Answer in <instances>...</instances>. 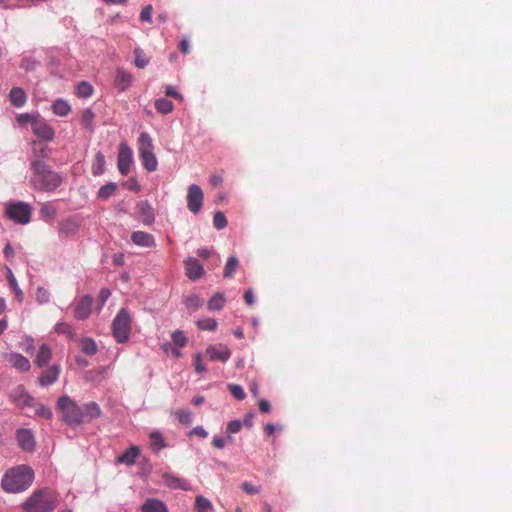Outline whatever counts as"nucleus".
I'll return each mask as SVG.
<instances>
[{
    "label": "nucleus",
    "mask_w": 512,
    "mask_h": 512,
    "mask_svg": "<svg viewBox=\"0 0 512 512\" xmlns=\"http://www.w3.org/2000/svg\"><path fill=\"white\" fill-rule=\"evenodd\" d=\"M57 407L63 420L69 425L79 424L88 418L87 413L69 396L60 397L57 402Z\"/></svg>",
    "instance_id": "4"
},
{
    "label": "nucleus",
    "mask_w": 512,
    "mask_h": 512,
    "mask_svg": "<svg viewBox=\"0 0 512 512\" xmlns=\"http://www.w3.org/2000/svg\"><path fill=\"white\" fill-rule=\"evenodd\" d=\"M55 332L58 334H63L67 338H70V339L75 337V332H74L73 328L66 322L57 323L55 325Z\"/></svg>",
    "instance_id": "40"
},
{
    "label": "nucleus",
    "mask_w": 512,
    "mask_h": 512,
    "mask_svg": "<svg viewBox=\"0 0 512 512\" xmlns=\"http://www.w3.org/2000/svg\"><path fill=\"white\" fill-rule=\"evenodd\" d=\"M93 91V86L87 81L79 82L76 88V94L81 98L90 97L93 94Z\"/></svg>",
    "instance_id": "38"
},
{
    "label": "nucleus",
    "mask_w": 512,
    "mask_h": 512,
    "mask_svg": "<svg viewBox=\"0 0 512 512\" xmlns=\"http://www.w3.org/2000/svg\"><path fill=\"white\" fill-rule=\"evenodd\" d=\"M206 354L211 361L227 362L231 357V350L224 344L209 345Z\"/></svg>",
    "instance_id": "9"
},
{
    "label": "nucleus",
    "mask_w": 512,
    "mask_h": 512,
    "mask_svg": "<svg viewBox=\"0 0 512 512\" xmlns=\"http://www.w3.org/2000/svg\"><path fill=\"white\" fill-rule=\"evenodd\" d=\"M242 489L249 495L258 494L260 492V488L252 485L250 482H244L242 484Z\"/></svg>",
    "instance_id": "57"
},
{
    "label": "nucleus",
    "mask_w": 512,
    "mask_h": 512,
    "mask_svg": "<svg viewBox=\"0 0 512 512\" xmlns=\"http://www.w3.org/2000/svg\"><path fill=\"white\" fill-rule=\"evenodd\" d=\"M9 99L14 107H22L27 99L25 91L20 87H14L9 93Z\"/></svg>",
    "instance_id": "25"
},
{
    "label": "nucleus",
    "mask_w": 512,
    "mask_h": 512,
    "mask_svg": "<svg viewBox=\"0 0 512 512\" xmlns=\"http://www.w3.org/2000/svg\"><path fill=\"white\" fill-rule=\"evenodd\" d=\"M94 112L91 108H87L84 110L83 115L81 117V125L84 129L93 132V121H94Z\"/></svg>",
    "instance_id": "36"
},
{
    "label": "nucleus",
    "mask_w": 512,
    "mask_h": 512,
    "mask_svg": "<svg viewBox=\"0 0 512 512\" xmlns=\"http://www.w3.org/2000/svg\"><path fill=\"white\" fill-rule=\"evenodd\" d=\"M52 111L59 117L67 116L71 111V106L68 101L63 98L56 99L52 104Z\"/></svg>",
    "instance_id": "26"
},
{
    "label": "nucleus",
    "mask_w": 512,
    "mask_h": 512,
    "mask_svg": "<svg viewBox=\"0 0 512 512\" xmlns=\"http://www.w3.org/2000/svg\"><path fill=\"white\" fill-rule=\"evenodd\" d=\"M11 399L15 402L19 407L25 408L33 405L34 399L27 393V391L22 387L18 386L12 390L10 394Z\"/></svg>",
    "instance_id": "13"
},
{
    "label": "nucleus",
    "mask_w": 512,
    "mask_h": 512,
    "mask_svg": "<svg viewBox=\"0 0 512 512\" xmlns=\"http://www.w3.org/2000/svg\"><path fill=\"white\" fill-rule=\"evenodd\" d=\"M179 49L183 54H188L190 52V45H189L188 40H186V39L181 40V42L179 44Z\"/></svg>",
    "instance_id": "63"
},
{
    "label": "nucleus",
    "mask_w": 512,
    "mask_h": 512,
    "mask_svg": "<svg viewBox=\"0 0 512 512\" xmlns=\"http://www.w3.org/2000/svg\"><path fill=\"white\" fill-rule=\"evenodd\" d=\"M79 223L75 218H68L63 220L59 224V235L60 236H73L79 231Z\"/></svg>",
    "instance_id": "18"
},
{
    "label": "nucleus",
    "mask_w": 512,
    "mask_h": 512,
    "mask_svg": "<svg viewBox=\"0 0 512 512\" xmlns=\"http://www.w3.org/2000/svg\"><path fill=\"white\" fill-rule=\"evenodd\" d=\"M59 504V495L51 488L35 490L21 505L25 512H52Z\"/></svg>",
    "instance_id": "2"
},
{
    "label": "nucleus",
    "mask_w": 512,
    "mask_h": 512,
    "mask_svg": "<svg viewBox=\"0 0 512 512\" xmlns=\"http://www.w3.org/2000/svg\"><path fill=\"white\" fill-rule=\"evenodd\" d=\"M33 177L31 183L34 188L51 192L54 191L62 182L58 173L51 170V168L41 160H34L31 163Z\"/></svg>",
    "instance_id": "3"
},
{
    "label": "nucleus",
    "mask_w": 512,
    "mask_h": 512,
    "mask_svg": "<svg viewBox=\"0 0 512 512\" xmlns=\"http://www.w3.org/2000/svg\"><path fill=\"white\" fill-rule=\"evenodd\" d=\"M38 118L37 117H34L28 113H22L20 114L18 117H17V122L20 124V125H24V124H28L30 123L31 124V127L33 126V121H36Z\"/></svg>",
    "instance_id": "54"
},
{
    "label": "nucleus",
    "mask_w": 512,
    "mask_h": 512,
    "mask_svg": "<svg viewBox=\"0 0 512 512\" xmlns=\"http://www.w3.org/2000/svg\"><path fill=\"white\" fill-rule=\"evenodd\" d=\"M117 190V184L114 183V182H110L106 185H103L99 190H98V198H101L103 200H107L109 199L111 196H113L115 194Z\"/></svg>",
    "instance_id": "37"
},
{
    "label": "nucleus",
    "mask_w": 512,
    "mask_h": 512,
    "mask_svg": "<svg viewBox=\"0 0 512 512\" xmlns=\"http://www.w3.org/2000/svg\"><path fill=\"white\" fill-rule=\"evenodd\" d=\"M32 131L35 135L46 141L52 140L55 135L54 129L40 118L33 121Z\"/></svg>",
    "instance_id": "12"
},
{
    "label": "nucleus",
    "mask_w": 512,
    "mask_h": 512,
    "mask_svg": "<svg viewBox=\"0 0 512 512\" xmlns=\"http://www.w3.org/2000/svg\"><path fill=\"white\" fill-rule=\"evenodd\" d=\"M175 415L181 424L189 425L192 422V413L189 410H176Z\"/></svg>",
    "instance_id": "45"
},
{
    "label": "nucleus",
    "mask_w": 512,
    "mask_h": 512,
    "mask_svg": "<svg viewBox=\"0 0 512 512\" xmlns=\"http://www.w3.org/2000/svg\"><path fill=\"white\" fill-rule=\"evenodd\" d=\"M111 295V292L109 289H101L98 300H100L102 303H104Z\"/></svg>",
    "instance_id": "64"
},
{
    "label": "nucleus",
    "mask_w": 512,
    "mask_h": 512,
    "mask_svg": "<svg viewBox=\"0 0 512 512\" xmlns=\"http://www.w3.org/2000/svg\"><path fill=\"white\" fill-rule=\"evenodd\" d=\"M173 343L178 347H184L187 344V337L181 330L174 331L171 335Z\"/></svg>",
    "instance_id": "46"
},
{
    "label": "nucleus",
    "mask_w": 512,
    "mask_h": 512,
    "mask_svg": "<svg viewBox=\"0 0 512 512\" xmlns=\"http://www.w3.org/2000/svg\"><path fill=\"white\" fill-rule=\"evenodd\" d=\"M213 225L216 229L220 230L226 227L227 219L222 212H216L213 216Z\"/></svg>",
    "instance_id": "48"
},
{
    "label": "nucleus",
    "mask_w": 512,
    "mask_h": 512,
    "mask_svg": "<svg viewBox=\"0 0 512 512\" xmlns=\"http://www.w3.org/2000/svg\"><path fill=\"white\" fill-rule=\"evenodd\" d=\"M134 54V64L137 68L143 69L149 64L150 58L144 53V51L141 48L137 47L134 50Z\"/></svg>",
    "instance_id": "35"
},
{
    "label": "nucleus",
    "mask_w": 512,
    "mask_h": 512,
    "mask_svg": "<svg viewBox=\"0 0 512 512\" xmlns=\"http://www.w3.org/2000/svg\"><path fill=\"white\" fill-rule=\"evenodd\" d=\"M133 81L134 77L131 73L124 69H117L115 76V86L119 91H126L129 87H131Z\"/></svg>",
    "instance_id": "15"
},
{
    "label": "nucleus",
    "mask_w": 512,
    "mask_h": 512,
    "mask_svg": "<svg viewBox=\"0 0 512 512\" xmlns=\"http://www.w3.org/2000/svg\"><path fill=\"white\" fill-rule=\"evenodd\" d=\"M33 480V469L28 465H18L6 471L1 486L8 493H19L28 489Z\"/></svg>",
    "instance_id": "1"
},
{
    "label": "nucleus",
    "mask_w": 512,
    "mask_h": 512,
    "mask_svg": "<svg viewBox=\"0 0 512 512\" xmlns=\"http://www.w3.org/2000/svg\"><path fill=\"white\" fill-rule=\"evenodd\" d=\"M203 305V299L196 295L191 294L185 299V306L189 310L190 313H194Z\"/></svg>",
    "instance_id": "31"
},
{
    "label": "nucleus",
    "mask_w": 512,
    "mask_h": 512,
    "mask_svg": "<svg viewBox=\"0 0 512 512\" xmlns=\"http://www.w3.org/2000/svg\"><path fill=\"white\" fill-rule=\"evenodd\" d=\"M93 298L91 296H84L75 307V317L79 320L86 319L91 311Z\"/></svg>",
    "instance_id": "16"
},
{
    "label": "nucleus",
    "mask_w": 512,
    "mask_h": 512,
    "mask_svg": "<svg viewBox=\"0 0 512 512\" xmlns=\"http://www.w3.org/2000/svg\"><path fill=\"white\" fill-rule=\"evenodd\" d=\"M239 267V260L236 256H230L227 260V263L225 265L223 276L225 278H232L234 272Z\"/></svg>",
    "instance_id": "33"
},
{
    "label": "nucleus",
    "mask_w": 512,
    "mask_h": 512,
    "mask_svg": "<svg viewBox=\"0 0 512 512\" xmlns=\"http://www.w3.org/2000/svg\"><path fill=\"white\" fill-rule=\"evenodd\" d=\"M228 389H229L230 393L233 395V397L236 398L237 400L245 399L246 394H245L242 386L237 385V384H229Z\"/></svg>",
    "instance_id": "47"
},
{
    "label": "nucleus",
    "mask_w": 512,
    "mask_h": 512,
    "mask_svg": "<svg viewBox=\"0 0 512 512\" xmlns=\"http://www.w3.org/2000/svg\"><path fill=\"white\" fill-rule=\"evenodd\" d=\"M139 155L154 152L153 140L147 132H142L137 141Z\"/></svg>",
    "instance_id": "23"
},
{
    "label": "nucleus",
    "mask_w": 512,
    "mask_h": 512,
    "mask_svg": "<svg viewBox=\"0 0 512 512\" xmlns=\"http://www.w3.org/2000/svg\"><path fill=\"white\" fill-rule=\"evenodd\" d=\"M7 361L16 369L26 372L30 369L29 360L22 354L11 352L6 356Z\"/></svg>",
    "instance_id": "17"
},
{
    "label": "nucleus",
    "mask_w": 512,
    "mask_h": 512,
    "mask_svg": "<svg viewBox=\"0 0 512 512\" xmlns=\"http://www.w3.org/2000/svg\"><path fill=\"white\" fill-rule=\"evenodd\" d=\"M162 350L165 352V353H171L175 358H180L181 357V351L180 349L176 346H172L171 343H164L162 346H161Z\"/></svg>",
    "instance_id": "52"
},
{
    "label": "nucleus",
    "mask_w": 512,
    "mask_h": 512,
    "mask_svg": "<svg viewBox=\"0 0 512 512\" xmlns=\"http://www.w3.org/2000/svg\"><path fill=\"white\" fill-rule=\"evenodd\" d=\"M184 266L186 275L190 280L200 279L205 274L203 266L196 258L188 257L184 261Z\"/></svg>",
    "instance_id": "11"
},
{
    "label": "nucleus",
    "mask_w": 512,
    "mask_h": 512,
    "mask_svg": "<svg viewBox=\"0 0 512 512\" xmlns=\"http://www.w3.org/2000/svg\"><path fill=\"white\" fill-rule=\"evenodd\" d=\"M190 434L197 435L201 438H206L208 436V432L201 426L194 427Z\"/></svg>",
    "instance_id": "60"
},
{
    "label": "nucleus",
    "mask_w": 512,
    "mask_h": 512,
    "mask_svg": "<svg viewBox=\"0 0 512 512\" xmlns=\"http://www.w3.org/2000/svg\"><path fill=\"white\" fill-rule=\"evenodd\" d=\"M39 66L40 62L32 56H26L21 61V68L25 71H35Z\"/></svg>",
    "instance_id": "42"
},
{
    "label": "nucleus",
    "mask_w": 512,
    "mask_h": 512,
    "mask_svg": "<svg viewBox=\"0 0 512 512\" xmlns=\"http://www.w3.org/2000/svg\"><path fill=\"white\" fill-rule=\"evenodd\" d=\"M150 447L154 453H159L166 447L165 440L160 432H152L150 434Z\"/></svg>",
    "instance_id": "30"
},
{
    "label": "nucleus",
    "mask_w": 512,
    "mask_h": 512,
    "mask_svg": "<svg viewBox=\"0 0 512 512\" xmlns=\"http://www.w3.org/2000/svg\"><path fill=\"white\" fill-rule=\"evenodd\" d=\"M165 94L175 99H182L181 94H179L173 86H168L165 90Z\"/></svg>",
    "instance_id": "61"
},
{
    "label": "nucleus",
    "mask_w": 512,
    "mask_h": 512,
    "mask_svg": "<svg viewBox=\"0 0 512 512\" xmlns=\"http://www.w3.org/2000/svg\"><path fill=\"white\" fill-rule=\"evenodd\" d=\"M197 327L200 329V330H204V331H215L218 324H217V321L213 318H203V319H200L197 321Z\"/></svg>",
    "instance_id": "41"
},
{
    "label": "nucleus",
    "mask_w": 512,
    "mask_h": 512,
    "mask_svg": "<svg viewBox=\"0 0 512 512\" xmlns=\"http://www.w3.org/2000/svg\"><path fill=\"white\" fill-rule=\"evenodd\" d=\"M193 360L194 369L197 373L200 374L206 371V366L202 361V355L200 353L195 354Z\"/></svg>",
    "instance_id": "50"
},
{
    "label": "nucleus",
    "mask_w": 512,
    "mask_h": 512,
    "mask_svg": "<svg viewBox=\"0 0 512 512\" xmlns=\"http://www.w3.org/2000/svg\"><path fill=\"white\" fill-rule=\"evenodd\" d=\"M133 162V152L132 149L127 145V143L122 142L119 145L118 157H117V165L120 173L123 176H126L130 173L131 165Z\"/></svg>",
    "instance_id": "7"
},
{
    "label": "nucleus",
    "mask_w": 512,
    "mask_h": 512,
    "mask_svg": "<svg viewBox=\"0 0 512 512\" xmlns=\"http://www.w3.org/2000/svg\"><path fill=\"white\" fill-rule=\"evenodd\" d=\"M16 439L19 446L26 452H32L35 449V438L31 430L19 429L16 433Z\"/></svg>",
    "instance_id": "10"
},
{
    "label": "nucleus",
    "mask_w": 512,
    "mask_h": 512,
    "mask_svg": "<svg viewBox=\"0 0 512 512\" xmlns=\"http://www.w3.org/2000/svg\"><path fill=\"white\" fill-rule=\"evenodd\" d=\"M143 512H168L166 504L158 499H147L142 505Z\"/></svg>",
    "instance_id": "24"
},
{
    "label": "nucleus",
    "mask_w": 512,
    "mask_h": 512,
    "mask_svg": "<svg viewBox=\"0 0 512 512\" xmlns=\"http://www.w3.org/2000/svg\"><path fill=\"white\" fill-rule=\"evenodd\" d=\"M131 241L141 247H154L155 240L153 235L144 231H135L131 235Z\"/></svg>",
    "instance_id": "19"
},
{
    "label": "nucleus",
    "mask_w": 512,
    "mask_h": 512,
    "mask_svg": "<svg viewBox=\"0 0 512 512\" xmlns=\"http://www.w3.org/2000/svg\"><path fill=\"white\" fill-rule=\"evenodd\" d=\"M36 414L42 418L45 419H51L52 418V411L49 407L44 405H39L36 408Z\"/></svg>",
    "instance_id": "55"
},
{
    "label": "nucleus",
    "mask_w": 512,
    "mask_h": 512,
    "mask_svg": "<svg viewBox=\"0 0 512 512\" xmlns=\"http://www.w3.org/2000/svg\"><path fill=\"white\" fill-rule=\"evenodd\" d=\"M51 359V349L47 344H42L37 353L35 363L38 367H44Z\"/></svg>",
    "instance_id": "27"
},
{
    "label": "nucleus",
    "mask_w": 512,
    "mask_h": 512,
    "mask_svg": "<svg viewBox=\"0 0 512 512\" xmlns=\"http://www.w3.org/2000/svg\"><path fill=\"white\" fill-rule=\"evenodd\" d=\"M122 186L134 192H139L141 190V186L135 177H130L128 180L124 181Z\"/></svg>",
    "instance_id": "49"
},
{
    "label": "nucleus",
    "mask_w": 512,
    "mask_h": 512,
    "mask_svg": "<svg viewBox=\"0 0 512 512\" xmlns=\"http://www.w3.org/2000/svg\"><path fill=\"white\" fill-rule=\"evenodd\" d=\"M152 16V6H145L140 12V20L145 22H150Z\"/></svg>",
    "instance_id": "56"
},
{
    "label": "nucleus",
    "mask_w": 512,
    "mask_h": 512,
    "mask_svg": "<svg viewBox=\"0 0 512 512\" xmlns=\"http://www.w3.org/2000/svg\"><path fill=\"white\" fill-rule=\"evenodd\" d=\"M135 209L144 224L149 225L154 222V210L148 201L138 202Z\"/></svg>",
    "instance_id": "14"
},
{
    "label": "nucleus",
    "mask_w": 512,
    "mask_h": 512,
    "mask_svg": "<svg viewBox=\"0 0 512 512\" xmlns=\"http://www.w3.org/2000/svg\"><path fill=\"white\" fill-rule=\"evenodd\" d=\"M59 377V368L55 365L49 367L41 373L39 377V384L41 386H49L57 381Z\"/></svg>",
    "instance_id": "21"
},
{
    "label": "nucleus",
    "mask_w": 512,
    "mask_h": 512,
    "mask_svg": "<svg viewBox=\"0 0 512 512\" xmlns=\"http://www.w3.org/2000/svg\"><path fill=\"white\" fill-rule=\"evenodd\" d=\"M39 213L43 220L52 221L56 215V208L52 203H43Z\"/></svg>",
    "instance_id": "32"
},
{
    "label": "nucleus",
    "mask_w": 512,
    "mask_h": 512,
    "mask_svg": "<svg viewBox=\"0 0 512 512\" xmlns=\"http://www.w3.org/2000/svg\"><path fill=\"white\" fill-rule=\"evenodd\" d=\"M32 208L29 204L18 201L6 204L5 215L18 224H27L30 222Z\"/></svg>",
    "instance_id": "6"
},
{
    "label": "nucleus",
    "mask_w": 512,
    "mask_h": 512,
    "mask_svg": "<svg viewBox=\"0 0 512 512\" xmlns=\"http://www.w3.org/2000/svg\"><path fill=\"white\" fill-rule=\"evenodd\" d=\"M226 439L221 436H214L212 439V444L217 449H222L226 445Z\"/></svg>",
    "instance_id": "59"
},
{
    "label": "nucleus",
    "mask_w": 512,
    "mask_h": 512,
    "mask_svg": "<svg viewBox=\"0 0 512 512\" xmlns=\"http://www.w3.org/2000/svg\"><path fill=\"white\" fill-rule=\"evenodd\" d=\"M132 319L126 308H121L112 321V335L117 343H126L131 334Z\"/></svg>",
    "instance_id": "5"
},
{
    "label": "nucleus",
    "mask_w": 512,
    "mask_h": 512,
    "mask_svg": "<svg viewBox=\"0 0 512 512\" xmlns=\"http://www.w3.org/2000/svg\"><path fill=\"white\" fill-rule=\"evenodd\" d=\"M81 351L86 355H94L96 353V343L91 338L82 339Z\"/></svg>",
    "instance_id": "43"
},
{
    "label": "nucleus",
    "mask_w": 512,
    "mask_h": 512,
    "mask_svg": "<svg viewBox=\"0 0 512 512\" xmlns=\"http://www.w3.org/2000/svg\"><path fill=\"white\" fill-rule=\"evenodd\" d=\"M226 303V298L222 293L214 294L207 303V308L210 311H219L221 310Z\"/></svg>",
    "instance_id": "29"
},
{
    "label": "nucleus",
    "mask_w": 512,
    "mask_h": 512,
    "mask_svg": "<svg viewBox=\"0 0 512 512\" xmlns=\"http://www.w3.org/2000/svg\"><path fill=\"white\" fill-rule=\"evenodd\" d=\"M195 509L197 512H208L212 510V503L202 495L196 497Z\"/></svg>",
    "instance_id": "39"
},
{
    "label": "nucleus",
    "mask_w": 512,
    "mask_h": 512,
    "mask_svg": "<svg viewBox=\"0 0 512 512\" xmlns=\"http://www.w3.org/2000/svg\"><path fill=\"white\" fill-rule=\"evenodd\" d=\"M8 281H9V284L11 286V288L13 289L14 293H15V297L16 299L21 302L23 300V292L22 290L19 288L18 286V283H17V280L16 278L14 277L13 273L11 270H9V275H8Z\"/></svg>",
    "instance_id": "44"
},
{
    "label": "nucleus",
    "mask_w": 512,
    "mask_h": 512,
    "mask_svg": "<svg viewBox=\"0 0 512 512\" xmlns=\"http://www.w3.org/2000/svg\"><path fill=\"white\" fill-rule=\"evenodd\" d=\"M163 482L166 486L172 489L189 490L190 488L188 481L169 473L163 474Z\"/></svg>",
    "instance_id": "20"
},
{
    "label": "nucleus",
    "mask_w": 512,
    "mask_h": 512,
    "mask_svg": "<svg viewBox=\"0 0 512 512\" xmlns=\"http://www.w3.org/2000/svg\"><path fill=\"white\" fill-rule=\"evenodd\" d=\"M259 410L262 413H270L271 412V404L266 399H260L258 402Z\"/></svg>",
    "instance_id": "58"
},
{
    "label": "nucleus",
    "mask_w": 512,
    "mask_h": 512,
    "mask_svg": "<svg viewBox=\"0 0 512 512\" xmlns=\"http://www.w3.org/2000/svg\"><path fill=\"white\" fill-rule=\"evenodd\" d=\"M155 109L161 114H168L172 112L174 105L166 98H159L154 103Z\"/></svg>",
    "instance_id": "34"
},
{
    "label": "nucleus",
    "mask_w": 512,
    "mask_h": 512,
    "mask_svg": "<svg viewBox=\"0 0 512 512\" xmlns=\"http://www.w3.org/2000/svg\"><path fill=\"white\" fill-rule=\"evenodd\" d=\"M140 454V450L137 446H130L124 453L117 457V462L127 465H133L136 462L137 457Z\"/></svg>",
    "instance_id": "22"
},
{
    "label": "nucleus",
    "mask_w": 512,
    "mask_h": 512,
    "mask_svg": "<svg viewBox=\"0 0 512 512\" xmlns=\"http://www.w3.org/2000/svg\"><path fill=\"white\" fill-rule=\"evenodd\" d=\"M113 264L116 266H121L124 264V255L122 253H116L112 257Z\"/></svg>",
    "instance_id": "62"
},
{
    "label": "nucleus",
    "mask_w": 512,
    "mask_h": 512,
    "mask_svg": "<svg viewBox=\"0 0 512 512\" xmlns=\"http://www.w3.org/2000/svg\"><path fill=\"white\" fill-rule=\"evenodd\" d=\"M242 428V422L240 420H232L228 422L226 427V432L228 434H236L238 433Z\"/></svg>",
    "instance_id": "51"
},
{
    "label": "nucleus",
    "mask_w": 512,
    "mask_h": 512,
    "mask_svg": "<svg viewBox=\"0 0 512 512\" xmlns=\"http://www.w3.org/2000/svg\"><path fill=\"white\" fill-rule=\"evenodd\" d=\"M204 194L201 187L197 184H191L187 193V208L193 214H198L203 205Z\"/></svg>",
    "instance_id": "8"
},
{
    "label": "nucleus",
    "mask_w": 512,
    "mask_h": 512,
    "mask_svg": "<svg viewBox=\"0 0 512 512\" xmlns=\"http://www.w3.org/2000/svg\"><path fill=\"white\" fill-rule=\"evenodd\" d=\"M49 297V292L45 288L39 287L37 289L36 299L40 304L47 303L49 301Z\"/></svg>",
    "instance_id": "53"
},
{
    "label": "nucleus",
    "mask_w": 512,
    "mask_h": 512,
    "mask_svg": "<svg viewBox=\"0 0 512 512\" xmlns=\"http://www.w3.org/2000/svg\"><path fill=\"white\" fill-rule=\"evenodd\" d=\"M140 156V159L142 161V164L144 166V168L149 171V172H153L157 169L158 167V160L156 158V155L154 152H150V153H147V154H141L139 155Z\"/></svg>",
    "instance_id": "28"
}]
</instances>
